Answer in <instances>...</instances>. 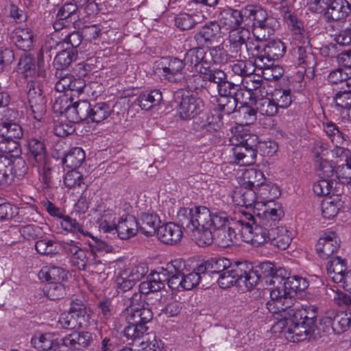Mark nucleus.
<instances>
[{
	"mask_svg": "<svg viewBox=\"0 0 351 351\" xmlns=\"http://www.w3.org/2000/svg\"><path fill=\"white\" fill-rule=\"evenodd\" d=\"M268 208L263 213L254 217L251 213H245L243 216V233L245 242L254 245H261L270 242L274 227L284 215L280 204L268 202Z\"/></svg>",
	"mask_w": 351,
	"mask_h": 351,
	"instance_id": "1",
	"label": "nucleus"
},
{
	"mask_svg": "<svg viewBox=\"0 0 351 351\" xmlns=\"http://www.w3.org/2000/svg\"><path fill=\"white\" fill-rule=\"evenodd\" d=\"M280 284L270 291L271 300L267 302L270 312L284 311L294 306L297 292L305 290L308 283L301 276H292L281 277Z\"/></svg>",
	"mask_w": 351,
	"mask_h": 351,
	"instance_id": "2",
	"label": "nucleus"
},
{
	"mask_svg": "<svg viewBox=\"0 0 351 351\" xmlns=\"http://www.w3.org/2000/svg\"><path fill=\"white\" fill-rule=\"evenodd\" d=\"M147 306L142 308H127L123 312L128 325L125 327L123 335L128 344L138 346L149 333L146 324L153 318V313L146 302Z\"/></svg>",
	"mask_w": 351,
	"mask_h": 351,
	"instance_id": "3",
	"label": "nucleus"
},
{
	"mask_svg": "<svg viewBox=\"0 0 351 351\" xmlns=\"http://www.w3.org/2000/svg\"><path fill=\"white\" fill-rule=\"evenodd\" d=\"M333 300L338 306H348L346 311L328 313L322 322L324 324H330L336 334H341L351 328V295L341 292H334Z\"/></svg>",
	"mask_w": 351,
	"mask_h": 351,
	"instance_id": "4",
	"label": "nucleus"
},
{
	"mask_svg": "<svg viewBox=\"0 0 351 351\" xmlns=\"http://www.w3.org/2000/svg\"><path fill=\"white\" fill-rule=\"evenodd\" d=\"M67 98H60L54 104L56 111H59L60 114H64L65 117L71 123H80L81 121L90 119L92 104L86 100H81L74 102L72 106L68 105L65 107H60L62 102H66Z\"/></svg>",
	"mask_w": 351,
	"mask_h": 351,
	"instance_id": "5",
	"label": "nucleus"
},
{
	"mask_svg": "<svg viewBox=\"0 0 351 351\" xmlns=\"http://www.w3.org/2000/svg\"><path fill=\"white\" fill-rule=\"evenodd\" d=\"M193 40L196 45L204 47L221 44L223 41V34L221 25L217 21L205 24L194 34Z\"/></svg>",
	"mask_w": 351,
	"mask_h": 351,
	"instance_id": "6",
	"label": "nucleus"
},
{
	"mask_svg": "<svg viewBox=\"0 0 351 351\" xmlns=\"http://www.w3.org/2000/svg\"><path fill=\"white\" fill-rule=\"evenodd\" d=\"M246 10L249 13L246 15L247 23L252 22L253 34L256 39L262 40L265 38V34H261V31H267L269 34L271 30V25L267 14L263 9L253 5H246Z\"/></svg>",
	"mask_w": 351,
	"mask_h": 351,
	"instance_id": "7",
	"label": "nucleus"
},
{
	"mask_svg": "<svg viewBox=\"0 0 351 351\" xmlns=\"http://www.w3.org/2000/svg\"><path fill=\"white\" fill-rule=\"evenodd\" d=\"M27 94L34 118L40 121L46 112V101L38 82L29 80L27 84Z\"/></svg>",
	"mask_w": 351,
	"mask_h": 351,
	"instance_id": "8",
	"label": "nucleus"
},
{
	"mask_svg": "<svg viewBox=\"0 0 351 351\" xmlns=\"http://www.w3.org/2000/svg\"><path fill=\"white\" fill-rule=\"evenodd\" d=\"M239 236L245 238L243 219L232 221L226 227L215 230V241L222 247H226L237 243Z\"/></svg>",
	"mask_w": 351,
	"mask_h": 351,
	"instance_id": "9",
	"label": "nucleus"
},
{
	"mask_svg": "<svg viewBox=\"0 0 351 351\" xmlns=\"http://www.w3.org/2000/svg\"><path fill=\"white\" fill-rule=\"evenodd\" d=\"M58 79L55 85V89L57 92H65L66 95H70L71 101L74 97H78L84 90L86 84L85 81L80 77H75L72 75H58L56 73Z\"/></svg>",
	"mask_w": 351,
	"mask_h": 351,
	"instance_id": "10",
	"label": "nucleus"
},
{
	"mask_svg": "<svg viewBox=\"0 0 351 351\" xmlns=\"http://www.w3.org/2000/svg\"><path fill=\"white\" fill-rule=\"evenodd\" d=\"M185 66L184 60L178 58H162L158 64V68L162 71V75L169 82L178 83L184 79L182 70Z\"/></svg>",
	"mask_w": 351,
	"mask_h": 351,
	"instance_id": "11",
	"label": "nucleus"
},
{
	"mask_svg": "<svg viewBox=\"0 0 351 351\" xmlns=\"http://www.w3.org/2000/svg\"><path fill=\"white\" fill-rule=\"evenodd\" d=\"M186 267L183 259L178 258L167 263L165 268H162V275L167 278V284L171 289H183V271Z\"/></svg>",
	"mask_w": 351,
	"mask_h": 351,
	"instance_id": "12",
	"label": "nucleus"
},
{
	"mask_svg": "<svg viewBox=\"0 0 351 351\" xmlns=\"http://www.w3.org/2000/svg\"><path fill=\"white\" fill-rule=\"evenodd\" d=\"M324 131L335 144L334 149L331 150L332 156L337 158L345 156L347 158L350 154V151L344 147L347 144L348 136L333 123H327L324 126Z\"/></svg>",
	"mask_w": 351,
	"mask_h": 351,
	"instance_id": "13",
	"label": "nucleus"
},
{
	"mask_svg": "<svg viewBox=\"0 0 351 351\" xmlns=\"http://www.w3.org/2000/svg\"><path fill=\"white\" fill-rule=\"evenodd\" d=\"M340 241L335 232H324L316 245L318 256L327 259L335 253L340 246Z\"/></svg>",
	"mask_w": 351,
	"mask_h": 351,
	"instance_id": "14",
	"label": "nucleus"
},
{
	"mask_svg": "<svg viewBox=\"0 0 351 351\" xmlns=\"http://www.w3.org/2000/svg\"><path fill=\"white\" fill-rule=\"evenodd\" d=\"M203 109V101L200 98L191 95L182 97L178 112L182 119L189 120L197 116Z\"/></svg>",
	"mask_w": 351,
	"mask_h": 351,
	"instance_id": "15",
	"label": "nucleus"
},
{
	"mask_svg": "<svg viewBox=\"0 0 351 351\" xmlns=\"http://www.w3.org/2000/svg\"><path fill=\"white\" fill-rule=\"evenodd\" d=\"M258 191L247 187H242L234 191L232 199L235 204L240 206L250 208L254 206V208L260 209L261 206L267 207V204L262 201H258L256 197Z\"/></svg>",
	"mask_w": 351,
	"mask_h": 351,
	"instance_id": "16",
	"label": "nucleus"
},
{
	"mask_svg": "<svg viewBox=\"0 0 351 351\" xmlns=\"http://www.w3.org/2000/svg\"><path fill=\"white\" fill-rule=\"evenodd\" d=\"M248 14L246 10V6L241 10L226 8H224L220 14V21L231 30L240 29L243 23L246 24V15Z\"/></svg>",
	"mask_w": 351,
	"mask_h": 351,
	"instance_id": "17",
	"label": "nucleus"
},
{
	"mask_svg": "<svg viewBox=\"0 0 351 351\" xmlns=\"http://www.w3.org/2000/svg\"><path fill=\"white\" fill-rule=\"evenodd\" d=\"M233 136L230 138L232 144H242L247 147L254 148L256 152L267 146V143L260 142L256 134H249L243 126L239 125L232 130Z\"/></svg>",
	"mask_w": 351,
	"mask_h": 351,
	"instance_id": "18",
	"label": "nucleus"
},
{
	"mask_svg": "<svg viewBox=\"0 0 351 351\" xmlns=\"http://www.w3.org/2000/svg\"><path fill=\"white\" fill-rule=\"evenodd\" d=\"M156 234L161 242L168 245L176 244L182 237L181 228L174 223H167L159 226Z\"/></svg>",
	"mask_w": 351,
	"mask_h": 351,
	"instance_id": "19",
	"label": "nucleus"
},
{
	"mask_svg": "<svg viewBox=\"0 0 351 351\" xmlns=\"http://www.w3.org/2000/svg\"><path fill=\"white\" fill-rule=\"evenodd\" d=\"M291 316V315H288ZM291 321H293L291 323L290 331V338L289 340L293 342L304 341L307 338H310L313 333L315 331V328L311 327L312 322H308L306 324L304 320L300 319L299 317L298 319H295L294 316L291 315Z\"/></svg>",
	"mask_w": 351,
	"mask_h": 351,
	"instance_id": "20",
	"label": "nucleus"
},
{
	"mask_svg": "<svg viewBox=\"0 0 351 351\" xmlns=\"http://www.w3.org/2000/svg\"><path fill=\"white\" fill-rule=\"evenodd\" d=\"M351 12V5L347 0H335L324 12L327 22L338 21L346 19Z\"/></svg>",
	"mask_w": 351,
	"mask_h": 351,
	"instance_id": "21",
	"label": "nucleus"
},
{
	"mask_svg": "<svg viewBox=\"0 0 351 351\" xmlns=\"http://www.w3.org/2000/svg\"><path fill=\"white\" fill-rule=\"evenodd\" d=\"M138 230V223L132 215H123L121 217L117 224L114 233L123 240L129 239L134 237Z\"/></svg>",
	"mask_w": 351,
	"mask_h": 351,
	"instance_id": "22",
	"label": "nucleus"
},
{
	"mask_svg": "<svg viewBox=\"0 0 351 351\" xmlns=\"http://www.w3.org/2000/svg\"><path fill=\"white\" fill-rule=\"evenodd\" d=\"M250 33L247 29H233L230 31L229 36L230 51L241 58L242 51L248 50L247 40Z\"/></svg>",
	"mask_w": 351,
	"mask_h": 351,
	"instance_id": "23",
	"label": "nucleus"
},
{
	"mask_svg": "<svg viewBox=\"0 0 351 351\" xmlns=\"http://www.w3.org/2000/svg\"><path fill=\"white\" fill-rule=\"evenodd\" d=\"M245 269L244 265H240V262H237L226 271L220 273L217 280L219 287L222 289H227L234 283H237L239 285V278Z\"/></svg>",
	"mask_w": 351,
	"mask_h": 351,
	"instance_id": "24",
	"label": "nucleus"
},
{
	"mask_svg": "<svg viewBox=\"0 0 351 351\" xmlns=\"http://www.w3.org/2000/svg\"><path fill=\"white\" fill-rule=\"evenodd\" d=\"M232 152L234 161L241 166H248L255 163L257 152L254 148L247 147L242 144H232Z\"/></svg>",
	"mask_w": 351,
	"mask_h": 351,
	"instance_id": "25",
	"label": "nucleus"
},
{
	"mask_svg": "<svg viewBox=\"0 0 351 351\" xmlns=\"http://www.w3.org/2000/svg\"><path fill=\"white\" fill-rule=\"evenodd\" d=\"M32 346L38 351H59L60 341L54 339L51 333L34 336L31 339Z\"/></svg>",
	"mask_w": 351,
	"mask_h": 351,
	"instance_id": "26",
	"label": "nucleus"
},
{
	"mask_svg": "<svg viewBox=\"0 0 351 351\" xmlns=\"http://www.w3.org/2000/svg\"><path fill=\"white\" fill-rule=\"evenodd\" d=\"M11 39L16 46L23 51H29L33 47L34 35L29 28L14 29L12 32Z\"/></svg>",
	"mask_w": 351,
	"mask_h": 351,
	"instance_id": "27",
	"label": "nucleus"
},
{
	"mask_svg": "<svg viewBox=\"0 0 351 351\" xmlns=\"http://www.w3.org/2000/svg\"><path fill=\"white\" fill-rule=\"evenodd\" d=\"M137 222L141 232L146 237H151L156 234L160 220L155 213H144Z\"/></svg>",
	"mask_w": 351,
	"mask_h": 351,
	"instance_id": "28",
	"label": "nucleus"
},
{
	"mask_svg": "<svg viewBox=\"0 0 351 351\" xmlns=\"http://www.w3.org/2000/svg\"><path fill=\"white\" fill-rule=\"evenodd\" d=\"M242 186L258 191L261 186H264L266 178L263 173L254 168L246 169L243 173Z\"/></svg>",
	"mask_w": 351,
	"mask_h": 351,
	"instance_id": "29",
	"label": "nucleus"
},
{
	"mask_svg": "<svg viewBox=\"0 0 351 351\" xmlns=\"http://www.w3.org/2000/svg\"><path fill=\"white\" fill-rule=\"evenodd\" d=\"M162 99V93L159 90H152L140 93L135 102L141 109L148 110L159 105Z\"/></svg>",
	"mask_w": 351,
	"mask_h": 351,
	"instance_id": "30",
	"label": "nucleus"
},
{
	"mask_svg": "<svg viewBox=\"0 0 351 351\" xmlns=\"http://www.w3.org/2000/svg\"><path fill=\"white\" fill-rule=\"evenodd\" d=\"M240 265H244L245 269L241 274L239 286L241 287L243 284L248 290L253 289L260 280L261 274H259L258 270L253 269L250 263L245 261L240 262Z\"/></svg>",
	"mask_w": 351,
	"mask_h": 351,
	"instance_id": "31",
	"label": "nucleus"
},
{
	"mask_svg": "<svg viewBox=\"0 0 351 351\" xmlns=\"http://www.w3.org/2000/svg\"><path fill=\"white\" fill-rule=\"evenodd\" d=\"M288 309L287 313L288 315H291L295 317V319L300 318V319H302L304 322L308 324L310 322H312L311 327L316 328V309L314 307L306 308L301 307L299 304H295L292 307H290Z\"/></svg>",
	"mask_w": 351,
	"mask_h": 351,
	"instance_id": "32",
	"label": "nucleus"
},
{
	"mask_svg": "<svg viewBox=\"0 0 351 351\" xmlns=\"http://www.w3.org/2000/svg\"><path fill=\"white\" fill-rule=\"evenodd\" d=\"M346 271L344 261L339 256L332 258L327 264V273L336 283H340Z\"/></svg>",
	"mask_w": 351,
	"mask_h": 351,
	"instance_id": "33",
	"label": "nucleus"
},
{
	"mask_svg": "<svg viewBox=\"0 0 351 351\" xmlns=\"http://www.w3.org/2000/svg\"><path fill=\"white\" fill-rule=\"evenodd\" d=\"M271 237L270 243L280 250H285L291 243L292 240L291 233L285 227H274Z\"/></svg>",
	"mask_w": 351,
	"mask_h": 351,
	"instance_id": "34",
	"label": "nucleus"
},
{
	"mask_svg": "<svg viewBox=\"0 0 351 351\" xmlns=\"http://www.w3.org/2000/svg\"><path fill=\"white\" fill-rule=\"evenodd\" d=\"M39 278L51 282H61L67 278V273L60 267L51 265L44 267L39 272Z\"/></svg>",
	"mask_w": 351,
	"mask_h": 351,
	"instance_id": "35",
	"label": "nucleus"
},
{
	"mask_svg": "<svg viewBox=\"0 0 351 351\" xmlns=\"http://www.w3.org/2000/svg\"><path fill=\"white\" fill-rule=\"evenodd\" d=\"M193 237L199 246H207L211 245L215 241V230L210 226L191 228Z\"/></svg>",
	"mask_w": 351,
	"mask_h": 351,
	"instance_id": "36",
	"label": "nucleus"
},
{
	"mask_svg": "<svg viewBox=\"0 0 351 351\" xmlns=\"http://www.w3.org/2000/svg\"><path fill=\"white\" fill-rule=\"evenodd\" d=\"M114 112L113 106L107 102H98L92 105L90 120L100 123L107 119Z\"/></svg>",
	"mask_w": 351,
	"mask_h": 351,
	"instance_id": "37",
	"label": "nucleus"
},
{
	"mask_svg": "<svg viewBox=\"0 0 351 351\" xmlns=\"http://www.w3.org/2000/svg\"><path fill=\"white\" fill-rule=\"evenodd\" d=\"M28 149L29 158L33 159L36 164L45 163L47 158L46 149L44 143L37 138H32L29 141Z\"/></svg>",
	"mask_w": 351,
	"mask_h": 351,
	"instance_id": "38",
	"label": "nucleus"
},
{
	"mask_svg": "<svg viewBox=\"0 0 351 351\" xmlns=\"http://www.w3.org/2000/svg\"><path fill=\"white\" fill-rule=\"evenodd\" d=\"M259 270L261 272V275L265 277H271L269 283L271 284H280V278L285 275H287V271L283 268L275 269L273 263L270 262L262 263L259 265Z\"/></svg>",
	"mask_w": 351,
	"mask_h": 351,
	"instance_id": "39",
	"label": "nucleus"
},
{
	"mask_svg": "<svg viewBox=\"0 0 351 351\" xmlns=\"http://www.w3.org/2000/svg\"><path fill=\"white\" fill-rule=\"evenodd\" d=\"M77 58V51L66 49L56 54L53 65L57 70H63L67 68Z\"/></svg>",
	"mask_w": 351,
	"mask_h": 351,
	"instance_id": "40",
	"label": "nucleus"
},
{
	"mask_svg": "<svg viewBox=\"0 0 351 351\" xmlns=\"http://www.w3.org/2000/svg\"><path fill=\"white\" fill-rule=\"evenodd\" d=\"M85 160V152L81 147L72 148L63 159L64 165L68 168L74 169L82 165Z\"/></svg>",
	"mask_w": 351,
	"mask_h": 351,
	"instance_id": "41",
	"label": "nucleus"
},
{
	"mask_svg": "<svg viewBox=\"0 0 351 351\" xmlns=\"http://www.w3.org/2000/svg\"><path fill=\"white\" fill-rule=\"evenodd\" d=\"M211 214L212 212L205 206H195L191 228L208 226L211 221Z\"/></svg>",
	"mask_w": 351,
	"mask_h": 351,
	"instance_id": "42",
	"label": "nucleus"
},
{
	"mask_svg": "<svg viewBox=\"0 0 351 351\" xmlns=\"http://www.w3.org/2000/svg\"><path fill=\"white\" fill-rule=\"evenodd\" d=\"M288 309L284 311H278L277 312H271L273 314L280 313L281 317L273 326V330L274 332L284 333L286 339H289L290 331L289 329L291 328V316H289L287 313Z\"/></svg>",
	"mask_w": 351,
	"mask_h": 351,
	"instance_id": "43",
	"label": "nucleus"
},
{
	"mask_svg": "<svg viewBox=\"0 0 351 351\" xmlns=\"http://www.w3.org/2000/svg\"><path fill=\"white\" fill-rule=\"evenodd\" d=\"M0 133L2 136L12 139H19L23 135L21 126L16 123L2 121L0 127Z\"/></svg>",
	"mask_w": 351,
	"mask_h": 351,
	"instance_id": "44",
	"label": "nucleus"
},
{
	"mask_svg": "<svg viewBox=\"0 0 351 351\" xmlns=\"http://www.w3.org/2000/svg\"><path fill=\"white\" fill-rule=\"evenodd\" d=\"M256 110L263 115L274 116L278 112V108L274 99L261 97L254 100Z\"/></svg>",
	"mask_w": 351,
	"mask_h": 351,
	"instance_id": "45",
	"label": "nucleus"
},
{
	"mask_svg": "<svg viewBox=\"0 0 351 351\" xmlns=\"http://www.w3.org/2000/svg\"><path fill=\"white\" fill-rule=\"evenodd\" d=\"M0 152L10 157H16L21 153L20 145L16 140L1 136Z\"/></svg>",
	"mask_w": 351,
	"mask_h": 351,
	"instance_id": "46",
	"label": "nucleus"
},
{
	"mask_svg": "<svg viewBox=\"0 0 351 351\" xmlns=\"http://www.w3.org/2000/svg\"><path fill=\"white\" fill-rule=\"evenodd\" d=\"M116 215L111 211L104 212L98 219L99 229L104 233L115 232L117 223Z\"/></svg>",
	"mask_w": 351,
	"mask_h": 351,
	"instance_id": "47",
	"label": "nucleus"
},
{
	"mask_svg": "<svg viewBox=\"0 0 351 351\" xmlns=\"http://www.w3.org/2000/svg\"><path fill=\"white\" fill-rule=\"evenodd\" d=\"M53 49V46L50 44V43H47L40 50L38 53L37 59H38V75L42 77H45L46 75L45 72V61L47 60V62L50 61L52 58L51 51Z\"/></svg>",
	"mask_w": 351,
	"mask_h": 351,
	"instance_id": "48",
	"label": "nucleus"
},
{
	"mask_svg": "<svg viewBox=\"0 0 351 351\" xmlns=\"http://www.w3.org/2000/svg\"><path fill=\"white\" fill-rule=\"evenodd\" d=\"M199 16L197 14H189L180 13L175 18V23L177 27L181 30L191 29L199 22Z\"/></svg>",
	"mask_w": 351,
	"mask_h": 351,
	"instance_id": "49",
	"label": "nucleus"
},
{
	"mask_svg": "<svg viewBox=\"0 0 351 351\" xmlns=\"http://www.w3.org/2000/svg\"><path fill=\"white\" fill-rule=\"evenodd\" d=\"M269 58H272L274 60L278 59L283 56L285 53L286 47L284 43L280 40H271L267 43L263 47Z\"/></svg>",
	"mask_w": 351,
	"mask_h": 351,
	"instance_id": "50",
	"label": "nucleus"
},
{
	"mask_svg": "<svg viewBox=\"0 0 351 351\" xmlns=\"http://www.w3.org/2000/svg\"><path fill=\"white\" fill-rule=\"evenodd\" d=\"M204 47L196 45L189 49L184 54V63L188 69L195 70L196 66L199 62V57L202 54Z\"/></svg>",
	"mask_w": 351,
	"mask_h": 351,
	"instance_id": "51",
	"label": "nucleus"
},
{
	"mask_svg": "<svg viewBox=\"0 0 351 351\" xmlns=\"http://www.w3.org/2000/svg\"><path fill=\"white\" fill-rule=\"evenodd\" d=\"M283 17L295 36L303 38L304 29L302 22L298 19L297 15L291 11L287 10L284 12Z\"/></svg>",
	"mask_w": 351,
	"mask_h": 351,
	"instance_id": "52",
	"label": "nucleus"
},
{
	"mask_svg": "<svg viewBox=\"0 0 351 351\" xmlns=\"http://www.w3.org/2000/svg\"><path fill=\"white\" fill-rule=\"evenodd\" d=\"M223 125L222 115L217 113H210L206 118L202 121V128L209 132L219 131Z\"/></svg>",
	"mask_w": 351,
	"mask_h": 351,
	"instance_id": "53",
	"label": "nucleus"
},
{
	"mask_svg": "<svg viewBox=\"0 0 351 351\" xmlns=\"http://www.w3.org/2000/svg\"><path fill=\"white\" fill-rule=\"evenodd\" d=\"M272 97L278 108H287L292 102V95L290 89H275Z\"/></svg>",
	"mask_w": 351,
	"mask_h": 351,
	"instance_id": "54",
	"label": "nucleus"
},
{
	"mask_svg": "<svg viewBox=\"0 0 351 351\" xmlns=\"http://www.w3.org/2000/svg\"><path fill=\"white\" fill-rule=\"evenodd\" d=\"M235 221L236 220L230 218L226 213L223 211H217L215 213H212L211 221H210L209 226L214 230H217L226 227L230 224V222Z\"/></svg>",
	"mask_w": 351,
	"mask_h": 351,
	"instance_id": "55",
	"label": "nucleus"
},
{
	"mask_svg": "<svg viewBox=\"0 0 351 351\" xmlns=\"http://www.w3.org/2000/svg\"><path fill=\"white\" fill-rule=\"evenodd\" d=\"M58 324L62 328L75 330L82 326V320L70 312L62 313L59 317Z\"/></svg>",
	"mask_w": 351,
	"mask_h": 351,
	"instance_id": "56",
	"label": "nucleus"
},
{
	"mask_svg": "<svg viewBox=\"0 0 351 351\" xmlns=\"http://www.w3.org/2000/svg\"><path fill=\"white\" fill-rule=\"evenodd\" d=\"M231 68L234 74L244 77L253 74L255 71L254 64L252 62L242 60L234 62Z\"/></svg>",
	"mask_w": 351,
	"mask_h": 351,
	"instance_id": "57",
	"label": "nucleus"
},
{
	"mask_svg": "<svg viewBox=\"0 0 351 351\" xmlns=\"http://www.w3.org/2000/svg\"><path fill=\"white\" fill-rule=\"evenodd\" d=\"M232 265L230 260L225 257L212 258L208 261L210 272L213 274H220Z\"/></svg>",
	"mask_w": 351,
	"mask_h": 351,
	"instance_id": "58",
	"label": "nucleus"
},
{
	"mask_svg": "<svg viewBox=\"0 0 351 351\" xmlns=\"http://www.w3.org/2000/svg\"><path fill=\"white\" fill-rule=\"evenodd\" d=\"M335 185L336 183L330 179L320 178L314 183L313 189L317 195L324 196L328 195Z\"/></svg>",
	"mask_w": 351,
	"mask_h": 351,
	"instance_id": "59",
	"label": "nucleus"
},
{
	"mask_svg": "<svg viewBox=\"0 0 351 351\" xmlns=\"http://www.w3.org/2000/svg\"><path fill=\"white\" fill-rule=\"evenodd\" d=\"M317 173L320 178L330 179L335 172L333 164L326 159H316Z\"/></svg>",
	"mask_w": 351,
	"mask_h": 351,
	"instance_id": "60",
	"label": "nucleus"
},
{
	"mask_svg": "<svg viewBox=\"0 0 351 351\" xmlns=\"http://www.w3.org/2000/svg\"><path fill=\"white\" fill-rule=\"evenodd\" d=\"M162 342L153 333H148L138 347L145 351H160Z\"/></svg>",
	"mask_w": 351,
	"mask_h": 351,
	"instance_id": "61",
	"label": "nucleus"
},
{
	"mask_svg": "<svg viewBox=\"0 0 351 351\" xmlns=\"http://www.w3.org/2000/svg\"><path fill=\"white\" fill-rule=\"evenodd\" d=\"M45 294L51 300H59L64 296L66 289L61 282H50L46 287Z\"/></svg>",
	"mask_w": 351,
	"mask_h": 351,
	"instance_id": "62",
	"label": "nucleus"
},
{
	"mask_svg": "<svg viewBox=\"0 0 351 351\" xmlns=\"http://www.w3.org/2000/svg\"><path fill=\"white\" fill-rule=\"evenodd\" d=\"M127 275L130 277L134 282L139 281L148 271L147 264L140 263L130 265L127 269H124Z\"/></svg>",
	"mask_w": 351,
	"mask_h": 351,
	"instance_id": "63",
	"label": "nucleus"
},
{
	"mask_svg": "<svg viewBox=\"0 0 351 351\" xmlns=\"http://www.w3.org/2000/svg\"><path fill=\"white\" fill-rule=\"evenodd\" d=\"M35 248L38 253L42 255H49L57 253V247L52 240L43 239L35 243Z\"/></svg>",
	"mask_w": 351,
	"mask_h": 351,
	"instance_id": "64",
	"label": "nucleus"
}]
</instances>
